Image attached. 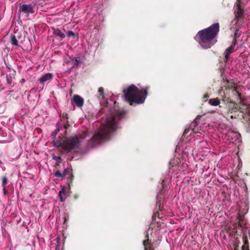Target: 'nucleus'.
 Segmentation results:
<instances>
[{"label": "nucleus", "mask_w": 250, "mask_h": 250, "mask_svg": "<svg viewBox=\"0 0 250 250\" xmlns=\"http://www.w3.org/2000/svg\"><path fill=\"white\" fill-rule=\"evenodd\" d=\"M125 114V112L122 109L110 110L104 124H102L99 130L88 141V146L93 147L105 140H109L112 133L116 130L117 122L124 117Z\"/></svg>", "instance_id": "obj_1"}, {"label": "nucleus", "mask_w": 250, "mask_h": 250, "mask_svg": "<svg viewBox=\"0 0 250 250\" xmlns=\"http://www.w3.org/2000/svg\"><path fill=\"white\" fill-rule=\"evenodd\" d=\"M219 23H215L204 29L199 31L194 39L204 49L210 48L217 42L215 39L219 32Z\"/></svg>", "instance_id": "obj_2"}, {"label": "nucleus", "mask_w": 250, "mask_h": 250, "mask_svg": "<svg viewBox=\"0 0 250 250\" xmlns=\"http://www.w3.org/2000/svg\"><path fill=\"white\" fill-rule=\"evenodd\" d=\"M149 88L150 86H148L140 90L136 85L131 84L124 90L125 100L131 105L134 104H143L147 96V90Z\"/></svg>", "instance_id": "obj_3"}, {"label": "nucleus", "mask_w": 250, "mask_h": 250, "mask_svg": "<svg viewBox=\"0 0 250 250\" xmlns=\"http://www.w3.org/2000/svg\"><path fill=\"white\" fill-rule=\"evenodd\" d=\"M86 132H84L83 135L79 136L75 135L69 137L59 136L58 139L54 142V146L57 147L62 146L67 152H70L79 147L81 140L86 137Z\"/></svg>", "instance_id": "obj_4"}, {"label": "nucleus", "mask_w": 250, "mask_h": 250, "mask_svg": "<svg viewBox=\"0 0 250 250\" xmlns=\"http://www.w3.org/2000/svg\"><path fill=\"white\" fill-rule=\"evenodd\" d=\"M35 13V6L32 3L21 4L18 10V14L19 17L21 16L27 18L29 15Z\"/></svg>", "instance_id": "obj_5"}, {"label": "nucleus", "mask_w": 250, "mask_h": 250, "mask_svg": "<svg viewBox=\"0 0 250 250\" xmlns=\"http://www.w3.org/2000/svg\"><path fill=\"white\" fill-rule=\"evenodd\" d=\"M221 100L226 104H229L228 106L227 111H225L228 115L229 114L233 113H236L238 112L239 105L234 102H233L229 98V96H227V93L225 91L224 92V95L221 96Z\"/></svg>", "instance_id": "obj_6"}, {"label": "nucleus", "mask_w": 250, "mask_h": 250, "mask_svg": "<svg viewBox=\"0 0 250 250\" xmlns=\"http://www.w3.org/2000/svg\"><path fill=\"white\" fill-rule=\"evenodd\" d=\"M234 13L235 15V19L234 20L236 21V23H237L239 21L243 20L244 19V10L240 4H237L234 9Z\"/></svg>", "instance_id": "obj_7"}, {"label": "nucleus", "mask_w": 250, "mask_h": 250, "mask_svg": "<svg viewBox=\"0 0 250 250\" xmlns=\"http://www.w3.org/2000/svg\"><path fill=\"white\" fill-rule=\"evenodd\" d=\"M61 121L62 124L60 123L65 129L64 135H67V129L70 126L68 121V114L66 113H63L60 115Z\"/></svg>", "instance_id": "obj_8"}, {"label": "nucleus", "mask_w": 250, "mask_h": 250, "mask_svg": "<svg viewBox=\"0 0 250 250\" xmlns=\"http://www.w3.org/2000/svg\"><path fill=\"white\" fill-rule=\"evenodd\" d=\"M144 250H154L153 243L151 240L149 239L148 231H146V234L145 236V239L143 241V243Z\"/></svg>", "instance_id": "obj_9"}, {"label": "nucleus", "mask_w": 250, "mask_h": 250, "mask_svg": "<svg viewBox=\"0 0 250 250\" xmlns=\"http://www.w3.org/2000/svg\"><path fill=\"white\" fill-rule=\"evenodd\" d=\"M238 111L242 113V116L244 118L246 117L247 115L250 116V105L241 104L239 105L238 112Z\"/></svg>", "instance_id": "obj_10"}, {"label": "nucleus", "mask_w": 250, "mask_h": 250, "mask_svg": "<svg viewBox=\"0 0 250 250\" xmlns=\"http://www.w3.org/2000/svg\"><path fill=\"white\" fill-rule=\"evenodd\" d=\"M227 85L226 86L225 89H221L219 91V93L220 94H221L222 92L224 93V91H225V93H227V96H229L228 95V91L229 90H233L234 89L238 87V86L232 81L229 82V81H227Z\"/></svg>", "instance_id": "obj_11"}, {"label": "nucleus", "mask_w": 250, "mask_h": 250, "mask_svg": "<svg viewBox=\"0 0 250 250\" xmlns=\"http://www.w3.org/2000/svg\"><path fill=\"white\" fill-rule=\"evenodd\" d=\"M52 79V74L51 73H47L42 75L40 79H39V81L41 83L43 84L45 82H50Z\"/></svg>", "instance_id": "obj_12"}, {"label": "nucleus", "mask_w": 250, "mask_h": 250, "mask_svg": "<svg viewBox=\"0 0 250 250\" xmlns=\"http://www.w3.org/2000/svg\"><path fill=\"white\" fill-rule=\"evenodd\" d=\"M72 101L78 107H82L84 104L83 99L78 95H75Z\"/></svg>", "instance_id": "obj_13"}, {"label": "nucleus", "mask_w": 250, "mask_h": 250, "mask_svg": "<svg viewBox=\"0 0 250 250\" xmlns=\"http://www.w3.org/2000/svg\"><path fill=\"white\" fill-rule=\"evenodd\" d=\"M53 30V34L56 36L59 37L60 38V41L62 40L66 37V35L64 33L61 32V31L58 28H52Z\"/></svg>", "instance_id": "obj_14"}, {"label": "nucleus", "mask_w": 250, "mask_h": 250, "mask_svg": "<svg viewBox=\"0 0 250 250\" xmlns=\"http://www.w3.org/2000/svg\"><path fill=\"white\" fill-rule=\"evenodd\" d=\"M234 48L231 46H230L225 50L224 54L226 62L228 61L229 55L234 52Z\"/></svg>", "instance_id": "obj_15"}, {"label": "nucleus", "mask_w": 250, "mask_h": 250, "mask_svg": "<svg viewBox=\"0 0 250 250\" xmlns=\"http://www.w3.org/2000/svg\"><path fill=\"white\" fill-rule=\"evenodd\" d=\"M56 127L57 128L56 130L53 131L52 133H51V136L52 137V138L53 139L54 143L55 142L54 141V139L55 138L57 133L60 131V130H62V129L63 128L60 124H57Z\"/></svg>", "instance_id": "obj_16"}, {"label": "nucleus", "mask_w": 250, "mask_h": 250, "mask_svg": "<svg viewBox=\"0 0 250 250\" xmlns=\"http://www.w3.org/2000/svg\"><path fill=\"white\" fill-rule=\"evenodd\" d=\"M208 104L212 106H217L220 104V100L218 98L210 99L208 101Z\"/></svg>", "instance_id": "obj_17"}, {"label": "nucleus", "mask_w": 250, "mask_h": 250, "mask_svg": "<svg viewBox=\"0 0 250 250\" xmlns=\"http://www.w3.org/2000/svg\"><path fill=\"white\" fill-rule=\"evenodd\" d=\"M190 131H191V133L192 132L194 134H197V133L201 134L200 132L196 131V130L195 128H191V127H189L185 129L183 134V136H185Z\"/></svg>", "instance_id": "obj_18"}, {"label": "nucleus", "mask_w": 250, "mask_h": 250, "mask_svg": "<svg viewBox=\"0 0 250 250\" xmlns=\"http://www.w3.org/2000/svg\"><path fill=\"white\" fill-rule=\"evenodd\" d=\"M233 94L236 97L237 99H241V94L238 91V87L232 90Z\"/></svg>", "instance_id": "obj_19"}, {"label": "nucleus", "mask_w": 250, "mask_h": 250, "mask_svg": "<svg viewBox=\"0 0 250 250\" xmlns=\"http://www.w3.org/2000/svg\"><path fill=\"white\" fill-rule=\"evenodd\" d=\"M67 36L68 37H72L73 39H78V36L72 31H68L67 33Z\"/></svg>", "instance_id": "obj_20"}, {"label": "nucleus", "mask_w": 250, "mask_h": 250, "mask_svg": "<svg viewBox=\"0 0 250 250\" xmlns=\"http://www.w3.org/2000/svg\"><path fill=\"white\" fill-rule=\"evenodd\" d=\"M11 43L15 45H18V42L16 37L15 35H12L11 37Z\"/></svg>", "instance_id": "obj_21"}, {"label": "nucleus", "mask_w": 250, "mask_h": 250, "mask_svg": "<svg viewBox=\"0 0 250 250\" xmlns=\"http://www.w3.org/2000/svg\"><path fill=\"white\" fill-rule=\"evenodd\" d=\"M62 194H65L66 191L64 189H62L59 192V196L60 197V200L61 202L64 201L65 199L63 198Z\"/></svg>", "instance_id": "obj_22"}, {"label": "nucleus", "mask_w": 250, "mask_h": 250, "mask_svg": "<svg viewBox=\"0 0 250 250\" xmlns=\"http://www.w3.org/2000/svg\"><path fill=\"white\" fill-rule=\"evenodd\" d=\"M73 61L74 62V67H78L79 64L81 63V62L76 58H75L74 60H73Z\"/></svg>", "instance_id": "obj_23"}, {"label": "nucleus", "mask_w": 250, "mask_h": 250, "mask_svg": "<svg viewBox=\"0 0 250 250\" xmlns=\"http://www.w3.org/2000/svg\"><path fill=\"white\" fill-rule=\"evenodd\" d=\"M98 92H99V94L100 95V96H102V98L103 99H104L105 98V96H104V88L102 87H99V89H98Z\"/></svg>", "instance_id": "obj_24"}, {"label": "nucleus", "mask_w": 250, "mask_h": 250, "mask_svg": "<svg viewBox=\"0 0 250 250\" xmlns=\"http://www.w3.org/2000/svg\"><path fill=\"white\" fill-rule=\"evenodd\" d=\"M54 175L56 177H59V178H61L62 179L64 176L63 175H62V173H61L60 171L58 170L55 173H54Z\"/></svg>", "instance_id": "obj_25"}, {"label": "nucleus", "mask_w": 250, "mask_h": 250, "mask_svg": "<svg viewBox=\"0 0 250 250\" xmlns=\"http://www.w3.org/2000/svg\"><path fill=\"white\" fill-rule=\"evenodd\" d=\"M1 179H2V187H4L7 183L8 179L5 176L2 177Z\"/></svg>", "instance_id": "obj_26"}, {"label": "nucleus", "mask_w": 250, "mask_h": 250, "mask_svg": "<svg viewBox=\"0 0 250 250\" xmlns=\"http://www.w3.org/2000/svg\"><path fill=\"white\" fill-rule=\"evenodd\" d=\"M68 172H69V169L68 168H65L63 170V172L62 173L63 176L64 177L67 174V173Z\"/></svg>", "instance_id": "obj_27"}, {"label": "nucleus", "mask_w": 250, "mask_h": 250, "mask_svg": "<svg viewBox=\"0 0 250 250\" xmlns=\"http://www.w3.org/2000/svg\"><path fill=\"white\" fill-rule=\"evenodd\" d=\"M236 42H237V41H236V39L235 38L233 41L232 42V44L230 45L231 46H233V47H235V46L236 44Z\"/></svg>", "instance_id": "obj_28"}, {"label": "nucleus", "mask_w": 250, "mask_h": 250, "mask_svg": "<svg viewBox=\"0 0 250 250\" xmlns=\"http://www.w3.org/2000/svg\"><path fill=\"white\" fill-rule=\"evenodd\" d=\"M208 97H209L208 94L207 93V94H205L204 96V98H203L204 99V101L206 102V101L208 98Z\"/></svg>", "instance_id": "obj_29"}, {"label": "nucleus", "mask_w": 250, "mask_h": 250, "mask_svg": "<svg viewBox=\"0 0 250 250\" xmlns=\"http://www.w3.org/2000/svg\"><path fill=\"white\" fill-rule=\"evenodd\" d=\"M238 31H239V29H237L235 30V33H234V37H235V38H237L239 37V35H237Z\"/></svg>", "instance_id": "obj_30"}, {"label": "nucleus", "mask_w": 250, "mask_h": 250, "mask_svg": "<svg viewBox=\"0 0 250 250\" xmlns=\"http://www.w3.org/2000/svg\"><path fill=\"white\" fill-rule=\"evenodd\" d=\"M55 250H62V248L60 244L56 246Z\"/></svg>", "instance_id": "obj_31"}, {"label": "nucleus", "mask_w": 250, "mask_h": 250, "mask_svg": "<svg viewBox=\"0 0 250 250\" xmlns=\"http://www.w3.org/2000/svg\"><path fill=\"white\" fill-rule=\"evenodd\" d=\"M11 79V77L10 76L9 77L7 75L6 76L7 81L8 82L9 84L11 83V82H10V79Z\"/></svg>", "instance_id": "obj_32"}, {"label": "nucleus", "mask_w": 250, "mask_h": 250, "mask_svg": "<svg viewBox=\"0 0 250 250\" xmlns=\"http://www.w3.org/2000/svg\"><path fill=\"white\" fill-rule=\"evenodd\" d=\"M3 191L4 194H6L7 193V190L5 186L3 187Z\"/></svg>", "instance_id": "obj_33"}, {"label": "nucleus", "mask_w": 250, "mask_h": 250, "mask_svg": "<svg viewBox=\"0 0 250 250\" xmlns=\"http://www.w3.org/2000/svg\"><path fill=\"white\" fill-rule=\"evenodd\" d=\"M236 114H235L234 115H230V117L231 118H232V119L235 118H236Z\"/></svg>", "instance_id": "obj_34"}, {"label": "nucleus", "mask_w": 250, "mask_h": 250, "mask_svg": "<svg viewBox=\"0 0 250 250\" xmlns=\"http://www.w3.org/2000/svg\"><path fill=\"white\" fill-rule=\"evenodd\" d=\"M248 241L247 240H246L245 241V245H246V244H248Z\"/></svg>", "instance_id": "obj_35"}, {"label": "nucleus", "mask_w": 250, "mask_h": 250, "mask_svg": "<svg viewBox=\"0 0 250 250\" xmlns=\"http://www.w3.org/2000/svg\"><path fill=\"white\" fill-rule=\"evenodd\" d=\"M64 223H65L66 222V221H67V220H66V217H64Z\"/></svg>", "instance_id": "obj_36"}, {"label": "nucleus", "mask_w": 250, "mask_h": 250, "mask_svg": "<svg viewBox=\"0 0 250 250\" xmlns=\"http://www.w3.org/2000/svg\"><path fill=\"white\" fill-rule=\"evenodd\" d=\"M6 67H7V68H8L9 69H11V68H10L8 65H6Z\"/></svg>", "instance_id": "obj_37"}, {"label": "nucleus", "mask_w": 250, "mask_h": 250, "mask_svg": "<svg viewBox=\"0 0 250 250\" xmlns=\"http://www.w3.org/2000/svg\"><path fill=\"white\" fill-rule=\"evenodd\" d=\"M155 215H153V216H152V218H153V220H154V217H155Z\"/></svg>", "instance_id": "obj_38"}, {"label": "nucleus", "mask_w": 250, "mask_h": 250, "mask_svg": "<svg viewBox=\"0 0 250 250\" xmlns=\"http://www.w3.org/2000/svg\"><path fill=\"white\" fill-rule=\"evenodd\" d=\"M164 182H165V181H164V180H163V181H162V184H163V185L164 184Z\"/></svg>", "instance_id": "obj_39"}]
</instances>
